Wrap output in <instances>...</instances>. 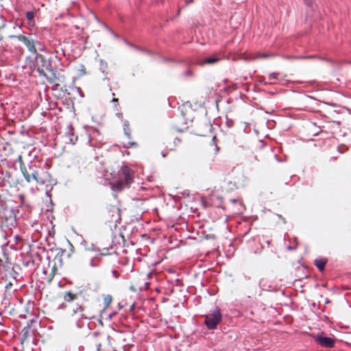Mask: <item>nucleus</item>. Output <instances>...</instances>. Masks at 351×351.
<instances>
[{"instance_id": "4be33fe9", "label": "nucleus", "mask_w": 351, "mask_h": 351, "mask_svg": "<svg viewBox=\"0 0 351 351\" xmlns=\"http://www.w3.org/2000/svg\"><path fill=\"white\" fill-rule=\"evenodd\" d=\"M278 76H279V73H271L270 74H269V76H268V80L269 81V83L271 84H273L274 83V80H278Z\"/></svg>"}, {"instance_id": "b1692460", "label": "nucleus", "mask_w": 351, "mask_h": 351, "mask_svg": "<svg viewBox=\"0 0 351 351\" xmlns=\"http://www.w3.org/2000/svg\"><path fill=\"white\" fill-rule=\"evenodd\" d=\"M5 26H6V20L2 15H0V30L1 29H3ZM2 40V37H0V40Z\"/></svg>"}, {"instance_id": "9b49d317", "label": "nucleus", "mask_w": 351, "mask_h": 351, "mask_svg": "<svg viewBox=\"0 0 351 351\" xmlns=\"http://www.w3.org/2000/svg\"><path fill=\"white\" fill-rule=\"evenodd\" d=\"M182 142V138L181 136L171 135L167 138V147H169V149L173 150L175 147L180 145Z\"/></svg>"}, {"instance_id": "7ed1b4c3", "label": "nucleus", "mask_w": 351, "mask_h": 351, "mask_svg": "<svg viewBox=\"0 0 351 351\" xmlns=\"http://www.w3.org/2000/svg\"><path fill=\"white\" fill-rule=\"evenodd\" d=\"M36 61L37 62H41V67L38 65L36 69V71L38 73L39 76L45 77L49 83L53 84L51 89L53 90H56L60 86V82H62L63 80L61 77H58L52 69H48V65L49 64L43 55H37Z\"/></svg>"}, {"instance_id": "423d86ee", "label": "nucleus", "mask_w": 351, "mask_h": 351, "mask_svg": "<svg viewBox=\"0 0 351 351\" xmlns=\"http://www.w3.org/2000/svg\"><path fill=\"white\" fill-rule=\"evenodd\" d=\"M247 182L246 177L242 173H237L232 180H229L226 184L230 190L237 189L245 186Z\"/></svg>"}, {"instance_id": "f257e3e1", "label": "nucleus", "mask_w": 351, "mask_h": 351, "mask_svg": "<svg viewBox=\"0 0 351 351\" xmlns=\"http://www.w3.org/2000/svg\"><path fill=\"white\" fill-rule=\"evenodd\" d=\"M22 174L25 180L29 183L36 182L38 185L51 184V174L32 162L27 165V167L22 168Z\"/></svg>"}, {"instance_id": "ddd939ff", "label": "nucleus", "mask_w": 351, "mask_h": 351, "mask_svg": "<svg viewBox=\"0 0 351 351\" xmlns=\"http://www.w3.org/2000/svg\"><path fill=\"white\" fill-rule=\"evenodd\" d=\"M25 16L27 20V25H26L27 27L29 29H31L32 27H34V25H35V20H34L35 12H32V11L27 12L25 13Z\"/></svg>"}, {"instance_id": "a211bd4d", "label": "nucleus", "mask_w": 351, "mask_h": 351, "mask_svg": "<svg viewBox=\"0 0 351 351\" xmlns=\"http://www.w3.org/2000/svg\"><path fill=\"white\" fill-rule=\"evenodd\" d=\"M63 298L66 302H72L77 298V294L71 291H66L64 293Z\"/></svg>"}, {"instance_id": "412c9836", "label": "nucleus", "mask_w": 351, "mask_h": 351, "mask_svg": "<svg viewBox=\"0 0 351 351\" xmlns=\"http://www.w3.org/2000/svg\"><path fill=\"white\" fill-rule=\"evenodd\" d=\"M123 130H124L125 134L127 136L128 140H130L131 139V130L130 128L128 121H126L124 123Z\"/></svg>"}, {"instance_id": "20e7f679", "label": "nucleus", "mask_w": 351, "mask_h": 351, "mask_svg": "<svg viewBox=\"0 0 351 351\" xmlns=\"http://www.w3.org/2000/svg\"><path fill=\"white\" fill-rule=\"evenodd\" d=\"M104 217L110 227L112 226L115 228L117 223L121 221V210L114 205H110L106 208L104 213Z\"/></svg>"}, {"instance_id": "c756f323", "label": "nucleus", "mask_w": 351, "mask_h": 351, "mask_svg": "<svg viewBox=\"0 0 351 351\" xmlns=\"http://www.w3.org/2000/svg\"><path fill=\"white\" fill-rule=\"evenodd\" d=\"M162 156H163V157H165V156H166V154H162Z\"/></svg>"}, {"instance_id": "f03ea898", "label": "nucleus", "mask_w": 351, "mask_h": 351, "mask_svg": "<svg viewBox=\"0 0 351 351\" xmlns=\"http://www.w3.org/2000/svg\"><path fill=\"white\" fill-rule=\"evenodd\" d=\"M134 171L128 167H122L118 171L117 177L111 183L114 191H121L129 188L134 181Z\"/></svg>"}, {"instance_id": "39448f33", "label": "nucleus", "mask_w": 351, "mask_h": 351, "mask_svg": "<svg viewBox=\"0 0 351 351\" xmlns=\"http://www.w3.org/2000/svg\"><path fill=\"white\" fill-rule=\"evenodd\" d=\"M221 321V314L218 307L205 315L204 324L209 330H213Z\"/></svg>"}, {"instance_id": "5701e85b", "label": "nucleus", "mask_w": 351, "mask_h": 351, "mask_svg": "<svg viewBox=\"0 0 351 351\" xmlns=\"http://www.w3.org/2000/svg\"><path fill=\"white\" fill-rule=\"evenodd\" d=\"M256 57L257 58H268L273 57V55L271 53H256Z\"/></svg>"}, {"instance_id": "aec40b11", "label": "nucleus", "mask_w": 351, "mask_h": 351, "mask_svg": "<svg viewBox=\"0 0 351 351\" xmlns=\"http://www.w3.org/2000/svg\"><path fill=\"white\" fill-rule=\"evenodd\" d=\"M112 298L110 295H106V296H104V300H103L104 309L107 308L110 305V304L112 303Z\"/></svg>"}, {"instance_id": "f8f14e48", "label": "nucleus", "mask_w": 351, "mask_h": 351, "mask_svg": "<svg viewBox=\"0 0 351 351\" xmlns=\"http://www.w3.org/2000/svg\"><path fill=\"white\" fill-rule=\"evenodd\" d=\"M315 341L325 348H332L335 344V340L333 339L326 337H317L315 338Z\"/></svg>"}, {"instance_id": "c85d7f7f", "label": "nucleus", "mask_w": 351, "mask_h": 351, "mask_svg": "<svg viewBox=\"0 0 351 351\" xmlns=\"http://www.w3.org/2000/svg\"><path fill=\"white\" fill-rule=\"evenodd\" d=\"M272 158L276 160V155H271Z\"/></svg>"}, {"instance_id": "1a4fd4ad", "label": "nucleus", "mask_w": 351, "mask_h": 351, "mask_svg": "<svg viewBox=\"0 0 351 351\" xmlns=\"http://www.w3.org/2000/svg\"><path fill=\"white\" fill-rule=\"evenodd\" d=\"M62 260L60 256H56L54 259L49 263V267L51 268L50 274H49V281H51L54 276L57 274L58 271V267L62 266Z\"/></svg>"}, {"instance_id": "6ab92c4d", "label": "nucleus", "mask_w": 351, "mask_h": 351, "mask_svg": "<svg viewBox=\"0 0 351 351\" xmlns=\"http://www.w3.org/2000/svg\"><path fill=\"white\" fill-rule=\"evenodd\" d=\"M326 263L327 261L325 258L316 259L315 261V265L318 268L319 271H323Z\"/></svg>"}, {"instance_id": "4468645a", "label": "nucleus", "mask_w": 351, "mask_h": 351, "mask_svg": "<svg viewBox=\"0 0 351 351\" xmlns=\"http://www.w3.org/2000/svg\"><path fill=\"white\" fill-rule=\"evenodd\" d=\"M74 315H76V319H80L82 317L88 318V316L84 313V308L82 306L77 305L73 309Z\"/></svg>"}, {"instance_id": "cd10ccee", "label": "nucleus", "mask_w": 351, "mask_h": 351, "mask_svg": "<svg viewBox=\"0 0 351 351\" xmlns=\"http://www.w3.org/2000/svg\"><path fill=\"white\" fill-rule=\"evenodd\" d=\"M230 201H231L232 202H233V203H235V202H237V199H231Z\"/></svg>"}, {"instance_id": "a878e982", "label": "nucleus", "mask_w": 351, "mask_h": 351, "mask_svg": "<svg viewBox=\"0 0 351 351\" xmlns=\"http://www.w3.org/2000/svg\"><path fill=\"white\" fill-rule=\"evenodd\" d=\"M128 147H136L137 146V143L136 142H132V141H128Z\"/></svg>"}, {"instance_id": "6e6552de", "label": "nucleus", "mask_w": 351, "mask_h": 351, "mask_svg": "<svg viewBox=\"0 0 351 351\" xmlns=\"http://www.w3.org/2000/svg\"><path fill=\"white\" fill-rule=\"evenodd\" d=\"M9 38L11 39L16 38L19 41L22 42L28 49V50L32 53H36V49L35 47L34 41L30 39L29 37L22 34L19 35H10Z\"/></svg>"}, {"instance_id": "2eb2a0df", "label": "nucleus", "mask_w": 351, "mask_h": 351, "mask_svg": "<svg viewBox=\"0 0 351 351\" xmlns=\"http://www.w3.org/2000/svg\"><path fill=\"white\" fill-rule=\"evenodd\" d=\"M221 58L216 57L215 56L205 58L202 60V62H200L199 64L200 65H204V64H212L218 62L219 60H221Z\"/></svg>"}, {"instance_id": "9d476101", "label": "nucleus", "mask_w": 351, "mask_h": 351, "mask_svg": "<svg viewBox=\"0 0 351 351\" xmlns=\"http://www.w3.org/2000/svg\"><path fill=\"white\" fill-rule=\"evenodd\" d=\"M151 274H146L143 276H141L137 280L136 282V285L138 287L140 290H146L149 288V282L147 280L150 278Z\"/></svg>"}, {"instance_id": "bb28decb", "label": "nucleus", "mask_w": 351, "mask_h": 351, "mask_svg": "<svg viewBox=\"0 0 351 351\" xmlns=\"http://www.w3.org/2000/svg\"><path fill=\"white\" fill-rule=\"evenodd\" d=\"M304 1L308 6L311 7L313 5V0H304Z\"/></svg>"}, {"instance_id": "393cba45", "label": "nucleus", "mask_w": 351, "mask_h": 351, "mask_svg": "<svg viewBox=\"0 0 351 351\" xmlns=\"http://www.w3.org/2000/svg\"><path fill=\"white\" fill-rule=\"evenodd\" d=\"M18 160H19V162L21 171H22V168L23 167H27V166L25 165V164H24V162L23 161V159H22V156L21 155L19 156Z\"/></svg>"}, {"instance_id": "dca6fc26", "label": "nucleus", "mask_w": 351, "mask_h": 351, "mask_svg": "<svg viewBox=\"0 0 351 351\" xmlns=\"http://www.w3.org/2000/svg\"><path fill=\"white\" fill-rule=\"evenodd\" d=\"M112 95L113 96V98L111 100V102L113 104V109H114V111L117 112L116 113V114L119 118H121V117H122V113L119 112V111L120 110V108H121L120 106H119V99L114 97V96H115L114 93H112Z\"/></svg>"}, {"instance_id": "0eeeda50", "label": "nucleus", "mask_w": 351, "mask_h": 351, "mask_svg": "<svg viewBox=\"0 0 351 351\" xmlns=\"http://www.w3.org/2000/svg\"><path fill=\"white\" fill-rule=\"evenodd\" d=\"M98 339L95 341V346L98 351H108L110 348V336L106 335H97Z\"/></svg>"}, {"instance_id": "f3484780", "label": "nucleus", "mask_w": 351, "mask_h": 351, "mask_svg": "<svg viewBox=\"0 0 351 351\" xmlns=\"http://www.w3.org/2000/svg\"><path fill=\"white\" fill-rule=\"evenodd\" d=\"M30 330H31V326L29 325H27L23 328V330H21V332L22 343H23L24 341H25L28 339Z\"/></svg>"}]
</instances>
